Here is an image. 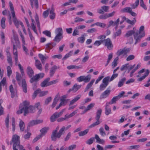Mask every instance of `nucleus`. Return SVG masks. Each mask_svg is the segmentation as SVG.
<instances>
[{"mask_svg":"<svg viewBox=\"0 0 150 150\" xmlns=\"http://www.w3.org/2000/svg\"><path fill=\"white\" fill-rule=\"evenodd\" d=\"M29 102L28 101H24L23 102L22 107L20 106V110L17 111V113L18 114H21L24 112V116H26L27 114L29 113H33V110L35 109L34 107L32 106H29Z\"/></svg>","mask_w":150,"mask_h":150,"instance_id":"1","label":"nucleus"},{"mask_svg":"<svg viewBox=\"0 0 150 150\" xmlns=\"http://www.w3.org/2000/svg\"><path fill=\"white\" fill-rule=\"evenodd\" d=\"M144 26L143 25L141 26L139 28V32H136L134 35V38L136 40L135 44L139 42L141 38L145 36V32L144 31Z\"/></svg>","mask_w":150,"mask_h":150,"instance_id":"2","label":"nucleus"},{"mask_svg":"<svg viewBox=\"0 0 150 150\" xmlns=\"http://www.w3.org/2000/svg\"><path fill=\"white\" fill-rule=\"evenodd\" d=\"M59 128V127H57L56 129L54 130L52 133L51 138L52 140L53 141H56L57 138L59 139L61 137L65 129V127H63L57 133Z\"/></svg>","mask_w":150,"mask_h":150,"instance_id":"3","label":"nucleus"},{"mask_svg":"<svg viewBox=\"0 0 150 150\" xmlns=\"http://www.w3.org/2000/svg\"><path fill=\"white\" fill-rule=\"evenodd\" d=\"M9 5L12 14V17L13 18V22H14L15 26L17 28H18L20 25H21L22 26V25H23V24L22 22L18 21L17 19L15 16L13 6L11 1H10L9 3Z\"/></svg>","mask_w":150,"mask_h":150,"instance_id":"4","label":"nucleus"},{"mask_svg":"<svg viewBox=\"0 0 150 150\" xmlns=\"http://www.w3.org/2000/svg\"><path fill=\"white\" fill-rule=\"evenodd\" d=\"M11 141L13 143V150H18L16 147L18 146L20 150L23 149V146L20 145V141L19 137L16 134L13 135Z\"/></svg>","mask_w":150,"mask_h":150,"instance_id":"5","label":"nucleus"},{"mask_svg":"<svg viewBox=\"0 0 150 150\" xmlns=\"http://www.w3.org/2000/svg\"><path fill=\"white\" fill-rule=\"evenodd\" d=\"M13 36L11 38V41L13 47H18L20 46V42L17 35L14 30H12Z\"/></svg>","mask_w":150,"mask_h":150,"instance_id":"6","label":"nucleus"},{"mask_svg":"<svg viewBox=\"0 0 150 150\" xmlns=\"http://www.w3.org/2000/svg\"><path fill=\"white\" fill-rule=\"evenodd\" d=\"M102 113V109L100 108L98 109L96 112V115L95 117V119L96 121L91 125L89 126V128H91L98 125L100 123V122L99 120Z\"/></svg>","mask_w":150,"mask_h":150,"instance_id":"7","label":"nucleus"},{"mask_svg":"<svg viewBox=\"0 0 150 150\" xmlns=\"http://www.w3.org/2000/svg\"><path fill=\"white\" fill-rule=\"evenodd\" d=\"M44 76V74L42 73L36 74L34 76H33L31 77H30V82L31 83H33L34 82H37L38 81L39 79L42 78Z\"/></svg>","mask_w":150,"mask_h":150,"instance_id":"8","label":"nucleus"},{"mask_svg":"<svg viewBox=\"0 0 150 150\" xmlns=\"http://www.w3.org/2000/svg\"><path fill=\"white\" fill-rule=\"evenodd\" d=\"M67 97V95H64L61 97L60 100L61 102L59 105L56 108V110L59 109L60 107L66 105L69 100V99H66Z\"/></svg>","mask_w":150,"mask_h":150,"instance_id":"9","label":"nucleus"},{"mask_svg":"<svg viewBox=\"0 0 150 150\" xmlns=\"http://www.w3.org/2000/svg\"><path fill=\"white\" fill-rule=\"evenodd\" d=\"M48 93L47 91H41V90L38 88L36 90L34 93L33 95V98H35L36 96L38 94H39L38 95L39 97H42L46 95Z\"/></svg>","mask_w":150,"mask_h":150,"instance_id":"10","label":"nucleus"},{"mask_svg":"<svg viewBox=\"0 0 150 150\" xmlns=\"http://www.w3.org/2000/svg\"><path fill=\"white\" fill-rule=\"evenodd\" d=\"M91 77L90 74H88L86 76H81L77 78V80L79 82L84 81L85 83H88L90 81Z\"/></svg>","mask_w":150,"mask_h":150,"instance_id":"11","label":"nucleus"},{"mask_svg":"<svg viewBox=\"0 0 150 150\" xmlns=\"http://www.w3.org/2000/svg\"><path fill=\"white\" fill-rule=\"evenodd\" d=\"M115 13V11L109 13H105L104 14L100 15L99 18L100 19H106L109 17H112L114 16Z\"/></svg>","mask_w":150,"mask_h":150,"instance_id":"12","label":"nucleus"},{"mask_svg":"<svg viewBox=\"0 0 150 150\" xmlns=\"http://www.w3.org/2000/svg\"><path fill=\"white\" fill-rule=\"evenodd\" d=\"M111 92L110 89L108 88L102 93L100 96V99H103L107 98L110 95Z\"/></svg>","mask_w":150,"mask_h":150,"instance_id":"13","label":"nucleus"},{"mask_svg":"<svg viewBox=\"0 0 150 150\" xmlns=\"http://www.w3.org/2000/svg\"><path fill=\"white\" fill-rule=\"evenodd\" d=\"M9 90L11 93V96L12 98H14L17 94V90L16 88L14 89L13 85H11L9 86Z\"/></svg>","mask_w":150,"mask_h":150,"instance_id":"14","label":"nucleus"},{"mask_svg":"<svg viewBox=\"0 0 150 150\" xmlns=\"http://www.w3.org/2000/svg\"><path fill=\"white\" fill-rule=\"evenodd\" d=\"M103 44L104 45L107 47H112L113 45L110 39L108 38L107 39H104L103 40Z\"/></svg>","mask_w":150,"mask_h":150,"instance_id":"15","label":"nucleus"},{"mask_svg":"<svg viewBox=\"0 0 150 150\" xmlns=\"http://www.w3.org/2000/svg\"><path fill=\"white\" fill-rule=\"evenodd\" d=\"M122 20L124 21L126 20V22L127 23L132 25H134L137 21L136 18H133V20L132 21H131L128 18H127L125 16H123L122 17Z\"/></svg>","mask_w":150,"mask_h":150,"instance_id":"16","label":"nucleus"},{"mask_svg":"<svg viewBox=\"0 0 150 150\" xmlns=\"http://www.w3.org/2000/svg\"><path fill=\"white\" fill-rule=\"evenodd\" d=\"M129 51V50L128 49H125L124 48L122 50L120 49L117 51V54L118 56L122 54L125 55Z\"/></svg>","mask_w":150,"mask_h":150,"instance_id":"17","label":"nucleus"},{"mask_svg":"<svg viewBox=\"0 0 150 150\" xmlns=\"http://www.w3.org/2000/svg\"><path fill=\"white\" fill-rule=\"evenodd\" d=\"M50 78H47L45 79L41 83L40 86L42 87H45L50 86L49 81Z\"/></svg>","mask_w":150,"mask_h":150,"instance_id":"18","label":"nucleus"},{"mask_svg":"<svg viewBox=\"0 0 150 150\" xmlns=\"http://www.w3.org/2000/svg\"><path fill=\"white\" fill-rule=\"evenodd\" d=\"M35 60V65L37 69L42 71V66L40 62L38 59H36L35 57H34Z\"/></svg>","mask_w":150,"mask_h":150,"instance_id":"19","label":"nucleus"},{"mask_svg":"<svg viewBox=\"0 0 150 150\" xmlns=\"http://www.w3.org/2000/svg\"><path fill=\"white\" fill-rule=\"evenodd\" d=\"M59 66H57L56 65H54L52 66L50 69V76H52L54 73H55L56 70L57 69H59Z\"/></svg>","mask_w":150,"mask_h":150,"instance_id":"20","label":"nucleus"},{"mask_svg":"<svg viewBox=\"0 0 150 150\" xmlns=\"http://www.w3.org/2000/svg\"><path fill=\"white\" fill-rule=\"evenodd\" d=\"M81 85H78L77 84H75L70 89L69 91V93L71 91H73L74 92L77 91L81 87Z\"/></svg>","mask_w":150,"mask_h":150,"instance_id":"21","label":"nucleus"},{"mask_svg":"<svg viewBox=\"0 0 150 150\" xmlns=\"http://www.w3.org/2000/svg\"><path fill=\"white\" fill-rule=\"evenodd\" d=\"M26 71L27 74L29 77H31L34 74V71L32 69L30 66L27 67Z\"/></svg>","mask_w":150,"mask_h":150,"instance_id":"22","label":"nucleus"},{"mask_svg":"<svg viewBox=\"0 0 150 150\" xmlns=\"http://www.w3.org/2000/svg\"><path fill=\"white\" fill-rule=\"evenodd\" d=\"M13 55H14V59L15 65H17L18 57L17 47H13Z\"/></svg>","mask_w":150,"mask_h":150,"instance_id":"23","label":"nucleus"},{"mask_svg":"<svg viewBox=\"0 0 150 150\" xmlns=\"http://www.w3.org/2000/svg\"><path fill=\"white\" fill-rule=\"evenodd\" d=\"M54 11V8L52 7L50 11V15L49 17L52 20H53L55 17L56 14Z\"/></svg>","mask_w":150,"mask_h":150,"instance_id":"24","label":"nucleus"},{"mask_svg":"<svg viewBox=\"0 0 150 150\" xmlns=\"http://www.w3.org/2000/svg\"><path fill=\"white\" fill-rule=\"evenodd\" d=\"M30 1L31 5L32 8H33V6L34 5L35 7L38 9V0H30Z\"/></svg>","mask_w":150,"mask_h":150,"instance_id":"25","label":"nucleus"},{"mask_svg":"<svg viewBox=\"0 0 150 150\" xmlns=\"http://www.w3.org/2000/svg\"><path fill=\"white\" fill-rule=\"evenodd\" d=\"M134 28H133V29L134 30ZM135 31L134 30H130L127 31L125 35V37L128 38L132 35L134 34Z\"/></svg>","mask_w":150,"mask_h":150,"instance_id":"26","label":"nucleus"},{"mask_svg":"<svg viewBox=\"0 0 150 150\" xmlns=\"http://www.w3.org/2000/svg\"><path fill=\"white\" fill-rule=\"evenodd\" d=\"M62 35L56 34L54 39V41L56 42H59L63 38Z\"/></svg>","mask_w":150,"mask_h":150,"instance_id":"27","label":"nucleus"},{"mask_svg":"<svg viewBox=\"0 0 150 150\" xmlns=\"http://www.w3.org/2000/svg\"><path fill=\"white\" fill-rule=\"evenodd\" d=\"M81 96V95H79L76 96L75 97L74 99L70 101L69 104V105H71L74 104L80 98Z\"/></svg>","mask_w":150,"mask_h":150,"instance_id":"28","label":"nucleus"},{"mask_svg":"<svg viewBox=\"0 0 150 150\" xmlns=\"http://www.w3.org/2000/svg\"><path fill=\"white\" fill-rule=\"evenodd\" d=\"M126 80V79L125 77H123L120 80L117 85L118 87H120L122 86Z\"/></svg>","mask_w":150,"mask_h":150,"instance_id":"29","label":"nucleus"},{"mask_svg":"<svg viewBox=\"0 0 150 150\" xmlns=\"http://www.w3.org/2000/svg\"><path fill=\"white\" fill-rule=\"evenodd\" d=\"M95 138L96 139V142L100 144H103L105 143V141L103 139H101L99 136L97 135H95Z\"/></svg>","mask_w":150,"mask_h":150,"instance_id":"30","label":"nucleus"},{"mask_svg":"<svg viewBox=\"0 0 150 150\" xmlns=\"http://www.w3.org/2000/svg\"><path fill=\"white\" fill-rule=\"evenodd\" d=\"M22 87L23 91L25 93L27 92V85L26 81L25 79H23L22 80Z\"/></svg>","mask_w":150,"mask_h":150,"instance_id":"31","label":"nucleus"},{"mask_svg":"<svg viewBox=\"0 0 150 150\" xmlns=\"http://www.w3.org/2000/svg\"><path fill=\"white\" fill-rule=\"evenodd\" d=\"M7 60L8 63L9 64L10 66L12 67L13 62L11 55L10 54L8 53L7 56Z\"/></svg>","mask_w":150,"mask_h":150,"instance_id":"32","label":"nucleus"},{"mask_svg":"<svg viewBox=\"0 0 150 150\" xmlns=\"http://www.w3.org/2000/svg\"><path fill=\"white\" fill-rule=\"evenodd\" d=\"M95 105V104L93 103H91L89 105H88L86 108L85 109L84 111L81 114H83L86 112L87 111L90 110L92 108H93Z\"/></svg>","mask_w":150,"mask_h":150,"instance_id":"33","label":"nucleus"},{"mask_svg":"<svg viewBox=\"0 0 150 150\" xmlns=\"http://www.w3.org/2000/svg\"><path fill=\"white\" fill-rule=\"evenodd\" d=\"M149 70L147 69L146 71V72L140 78H139L138 79V81H141L144 79L149 74Z\"/></svg>","mask_w":150,"mask_h":150,"instance_id":"34","label":"nucleus"},{"mask_svg":"<svg viewBox=\"0 0 150 150\" xmlns=\"http://www.w3.org/2000/svg\"><path fill=\"white\" fill-rule=\"evenodd\" d=\"M38 56L41 61L42 63L44 64L45 60L48 58V57H45L43 55L40 54H39Z\"/></svg>","mask_w":150,"mask_h":150,"instance_id":"35","label":"nucleus"},{"mask_svg":"<svg viewBox=\"0 0 150 150\" xmlns=\"http://www.w3.org/2000/svg\"><path fill=\"white\" fill-rule=\"evenodd\" d=\"M9 114H8L5 121V122L6 124V126L7 129L8 131V129L9 128Z\"/></svg>","mask_w":150,"mask_h":150,"instance_id":"36","label":"nucleus"},{"mask_svg":"<svg viewBox=\"0 0 150 150\" xmlns=\"http://www.w3.org/2000/svg\"><path fill=\"white\" fill-rule=\"evenodd\" d=\"M6 18H5L3 17L1 20V25L3 29H5L6 27Z\"/></svg>","mask_w":150,"mask_h":150,"instance_id":"37","label":"nucleus"},{"mask_svg":"<svg viewBox=\"0 0 150 150\" xmlns=\"http://www.w3.org/2000/svg\"><path fill=\"white\" fill-rule=\"evenodd\" d=\"M19 126L20 127V130L22 132L24 130L25 127V124L24 122L22 120H20L19 124Z\"/></svg>","mask_w":150,"mask_h":150,"instance_id":"38","label":"nucleus"},{"mask_svg":"<svg viewBox=\"0 0 150 150\" xmlns=\"http://www.w3.org/2000/svg\"><path fill=\"white\" fill-rule=\"evenodd\" d=\"M55 33L56 34L62 35L63 31L62 28H56L55 31Z\"/></svg>","mask_w":150,"mask_h":150,"instance_id":"39","label":"nucleus"},{"mask_svg":"<svg viewBox=\"0 0 150 150\" xmlns=\"http://www.w3.org/2000/svg\"><path fill=\"white\" fill-rule=\"evenodd\" d=\"M94 81L95 80L93 79L88 84L85 89V92L87 91L92 86Z\"/></svg>","mask_w":150,"mask_h":150,"instance_id":"40","label":"nucleus"},{"mask_svg":"<svg viewBox=\"0 0 150 150\" xmlns=\"http://www.w3.org/2000/svg\"><path fill=\"white\" fill-rule=\"evenodd\" d=\"M110 81V77L108 76L105 77L103 80V83L108 85V82Z\"/></svg>","mask_w":150,"mask_h":150,"instance_id":"41","label":"nucleus"},{"mask_svg":"<svg viewBox=\"0 0 150 150\" xmlns=\"http://www.w3.org/2000/svg\"><path fill=\"white\" fill-rule=\"evenodd\" d=\"M132 10V8L130 7H125L120 11L122 13H130Z\"/></svg>","mask_w":150,"mask_h":150,"instance_id":"42","label":"nucleus"},{"mask_svg":"<svg viewBox=\"0 0 150 150\" xmlns=\"http://www.w3.org/2000/svg\"><path fill=\"white\" fill-rule=\"evenodd\" d=\"M35 20L37 23V27L39 30H40V23L39 20V18L37 14H36L35 16Z\"/></svg>","mask_w":150,"mask_h":150,"instance_id":"43","label":"nucleus"},{"mask_svg":"<svg viewBox=\"0 0 150 150\" xmlns=\"http://www.w3.org/2000/svg\"><path fill=\"white\" fill-rule=\"evenodd\" d=\"M139 3V0H136L134 4H131L130 5L132 8L135 9L138 6Z\"/></svg>","mask_w":150,"mask_h":150,"instance_id":"44","label":"nucleus"},{"mask_svg":"<svg viewBox=\"0 0 150 150\" xmlns=\"http://www.w3.org/2000/svg\"><path fill=\"white\" fill-rule=\"evenodd\" d=\"M89 129H86L83 131L80 132L79 133V136H83L86 134L88 132Z\"/></svg>","mask_w":150,"mask_h":150,"instance_id":"45","label":"nucleus"},{"mask_svg":"<svg viewBox=\"0 0 150 150\" xmlns=\"http://www.w3.org/2000/svg\"><path fill=\"white\" fill-rule=\"evenodd\" d=\"M118 57H117L114 59L113 62L112 63V66L113 68H115L117 66V62L118 61Z\"/></svg>","mask_w":150,"mask_h":150,"instance_id":"46","label":"nucleus"},{"mask_svg":"<svg viewBox=\"0 0 150 150\" xmlns=\"http://www.w3.org/2000/svg\"><path fill=\"white\" fill-rule=\"evenodd\" d=\"M22 39V46L23 47H25V41L24 36L23 35L22 33L21 32H20L19 33Z\"/></svg>","mask_w":150,"mask_h":150,"instance_id":"47","label":"nucleus"},{"mask_svg":"<svg viewBox=\"0 0 150 150\" xmlns=\"http://www.w3.org/2000/svg\"><path fill=\"white\" fill-rule=\"evenodd\" d=\"M95 139V137H91L89 139H88V140L86 142V143L88 144L91 145L93 143V142L94 141Z\"/></svg>","mask_w":150,"mask_h":150,"instance_id":"48","label":"nucleus"},{"mask_svg":"<svg viewBox=\"0 0 150 150\" xmlns=\"http://www.w3.org/2000/svg\"><path fill=\"white\" fill-rule=\"evenodd\" d=\"M102 43L103 44V40H96L93 44V45L95 46H98Z\"/></svg>","mask_w":150,"mask_h":150,"instance_id":"49","label":"nucleus"},{"mask_svg":"<svg viewBox=\"0 0 150 150\" xmlns=\"http://www.w3.org/2000/svg\"><path fill=\"white\" fill-rule=\"evenodd\" d=\"M119 99L117 96L114 97L110 101L111 102V104L115 103L116 101L118 100Z\"/></svg>","mask_w":150,"mask_h":150,"instance_id":"50","label":"nucleus"},{"mask_svg":"<svg viewBox=\"0 0 150 150\" xmlns=\"http://www.w3.org/2000/svg\"><path fill=\"white\" fill-rule=\"evenodd\" d=\"M58 99L57 97H56L54 98L52 104V108H53L55 107L57 102H58Z\"/></svg>","mask_w":150,"mask_h":150,"instance_id":"51","label":"nucleus"},{"mask_svg":"<svg viewBox=\"0 0 150 150\" xmlns=\"http://www.w3.org/2000/svg\"><path fill=\"white\" fill-rule=\"evenodd\" d=\"M99 132L101 135L103 137L106 135V133L104 131L103 128L101 127L99 129Z\"/></svg>","mask_w":150,"mask_h":150,"instance_id":"52","label":"nucleus"},{"mask_svg":"<svg viewBox=\"0 0 150 150\" xmlns=\"http://www.w3.org/2000/svg\"><path fill=\"white\" fill-rule=\"evenodd\" d=\"M73 52L72 51H70L69 53L66 54L64 57L62 58L63 60H64L68 58L69 57L72 55Z\"/></svg>","mask_w":150,"mask_h":150,"instance_id":"53","label":"nucleus"},{"mask_svg":"<svg viewBox=\"0 0 150 150\" xmlns=\"http://www.w3.org/2000/svg\"><path fill=\"white\" fill-rule=\"evenodd\" d=\"M48 129V128L47 127H45L42 128L40 130V131L41 132L40 134H42V136H43L44 134L47 132Z\"/></svg>","mask_w":150,"mask_h":150,"instance_id":"54","label":"nucleus"},{"mask_svg":"<svg viewBox=\"0 0 150 150\" xmlns=\"http://www.w3.org/2000/svg\"><path fill=\"white\" fill-rule=\"evenodd\" d=\"M140 6L144 10H146L147 8L146 6L144 4L143 0H140Z\"/></svg>","mask_w":150,"mask_h":150,"instance_id":"55","label":"nucleus"},{"mask_svg":"<svg viewBox=\"0 0 150 150\" xmlns=\"http://www.w3.org/2000/svg\"><path fill=\"white\" fill-rule=\"evenodd\" d=\"M129 64H126L123 65L120 68L121 71H123L125 70H126L128 67Z\"/></svg>","mask_w":150,"mask_h":150,"instance_id":"56","label":"nucleus"},{"mask_svg":"<svg viewBox=\"0 0 150 150\" xmlns=\"http://www.w3.org/2000/svg\"><path fill=\"white\" fill-rule=\"evenodd\" d=\"M65 109L62 110L60 112H56L54 113L57 118L61 116L63 113V112L64 111Z\"/></svg>","mask_w":150,"mask_h":150,"instance_id":"57","label":"nucleus"},{"mask_svg":"<svg viewBox=\"0 0 150 150\" xmlns=\"http://www.w3.org/2000/svg\"><path fill=\"white\" fill-rule=\"evenodd\" d=\"M118 76L117 73H113L111 77L110 78V82L112 81L115 79Z\"/></svg>","mask_w":150,"mask_h":150,"instance_id":"58","label":"nucleus"},{"mask_svg":"<svg viewBox=\"0 0 150 150\" xmlns=\"http://www.w3.org/2000/svg\"><path fill=\"white\" fill-rule=\"evenodd\" d=\"M108 85L103 83H101L99 87L101 91H102L104 90Z\"/></svg>","mask_w":150,"mask_h":150,"instance_id":"59","label":"nucleus"},{"mask_svg":"<svg viewBox=\"0 0 150 150\" xmlns=\"http://www.w3.org/2000/svg\"><path fill=\"white\" fill-rule=\"evenodd\" d=\"M101 8L104 11V12H108L109 7L108 6H101Z\"/></svg>","mask_w":150,"mask_h":150,"instance_id":"60","label":"nucleus"},{"mask_svg":"<svg viewBox=\"0 0 150 150\" xmlns=\"http://www.w3.org/2000/svg\"><path fill=\"white\" fill-rule=\"evenodd\" d=\"M78 40L79 42L81 43H83L85 40L84 35H82L81 37L78 38Z\"/></svg>","mask_w":150,"mask_h":150,"instance_id":"61","label":"nucleus"},{"mask_svg":"<svg viewBox=\"0 0 150 150\" xmlns=\"http://www.w3.org/2000/svg\"><path fill=\"white\" fill-rule=\"evenodd\" d=\"M52 100V98L51 97H49L47 98L45 101L44 105H47L49 103L51 102Z\"/></svg>","mask_w":150,"mask_h":150,"instance_id":"62","label":"nucleus"},{"mask_svg":"<svg viewBox=\"0 0 150 150\" xmlns=\"http://www.w3.org/2000/svg\"><path fill=\"white\" fill-rule=\"evenodd\" d=\"M57 117L55 115V114L54 113L50 117V121L51 122H53L56 120V119Z\"/></svg>","mask_w":150,"mask_h":150,"instance_id":"63","label":"nucleus"},{"mask_svg":"<svg viewBox=\"0 0 150 150\" xmlns=\"http://www.w3.org/2000/svg\"><path fill=\"white\" fill-rule=\"evenodd\" d=\"M35 125L34 120H33L30 122L28 124V126L27 127V129H29V127H30L33 126Z\"/></svg>","mask_w":150,"mask_h":150,"instance_id":"64","label":"nucleus"}]
</instances>
